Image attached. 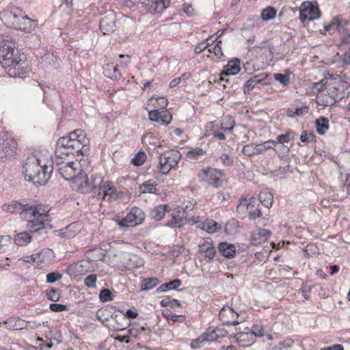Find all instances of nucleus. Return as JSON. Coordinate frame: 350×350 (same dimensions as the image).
Listing matches in <instances>:
<instances>
[{
    "mask_svg": "<svg viewBox=\"0 0 350 350\" xmlns=\"http://www.w3.org/2000/svg\"><path fill=\"white\" fill-rule=\"evenodd\" d=\"M181 209L183 210L182 212L178 211L172 214V218L165 223V226L172 228H180L183 226L185 215L183 207Z\"/></svg>",
    "mask_w": 350,
    "mask_h": 350,
    "instance_id": "5701e85b",
    "label": "nucleus"
},
{
    "mask_svg": "<svg viewBox=\"0 0 350 350\" xmlns=\"http://www.w3.org/2000/svg\"><path fill=\"white\" fill-rule=\"evenodd\" d=\"M221 41H219L215 44L213 49H208L209 52H213L215 56L218 58H221L223 57L224 54L222 52L221 47L220 46Z\"/></svg>",
    "mask_w": 350,
    "mask_h": 350,
    "instance_id": "6e6d98bb",
    "label": "nucleus"
},
{
    "mask_svg": "<svg viewBox=\"0 0 350 350\" xmlns=\"http://www.w3.org/2000/svg\"><path fill=\"white\" fill-rule=\"evenodd\" d=\"M260 202L267 208H271L273 202V195L267 190L262 191L259 194Z\"/></svg>",
    "mask_w": 350,
    "mask_h": 350,
    "instance_id": "473e14b6",
    "label": "nucleus"
},
{
    "mask_svg": "<svg viewBox=\"0 0 350 350\" xmlns=\"http://www.w3.org/2000/svg\"><path fill=\"white\" fill-rule=\"evenodd\" d=\"M3 209L7 212L19 213L22 218L28 221L27 226L31 232L41 233L50 221L48 211L42 209L41 204L13 201L10 204L3 205Z\"/></svg>",
    "mask_w": 350,
    "mask_h": 350,
    "instance_id": "f03ea898",
    "label": "nucleus"
},
{
    "mask_svg": "<svg viewBox=\"0 0 350 350\" xmlns=\"http://www.w3.org/2000/svg\"><path fill=\"white\" fill-rule=\"evenodd\" d=\"M180 158V153L176 150H171L161 154L159 162L160 172L163 174H167L177 165Z\"/></svg>",
    "mask_w": 350,
    "mask_h": 350,
    "instance_id": "9d476101",
    "label": "nucleus"
},
{
    "mask_svg": "<svg viewBox=\"0 0 350 350\" xmlns=\"http://www.w3.org/2000/svg\"><path fill=\"white\" fill-rule=\"evenodd\" d=\"M99 298L102 302H107L112 301L113 299V296L109 289L104 288L100 291L99 294Z\"/></svg>",
    "mask_w": 350,
    "mask_h": 350,
    "instance_id": "c03bdc74",
    "label": "nucleus"
},
{
    "mask_svg": "<svg viewBox=\"0 0 350 350\" xmlns=\"http://www.w3.org/2000/svg\"><path fill=\"white\" fill-rule=\"evenodd\" d=\"M314 137L313 133L304 131L300 136V139L302 142L308 143L313 142Z\"/></svg>",
    "mask_w": 350,
    "mask_h": 350,
    "instance_id": "603ef678",
    "label": "nucleus"
},
{
    "mask_svg": "<svg viewBox=\"0 0 350 350\" xmlns=\"http://www.w3.org/2000/svg\"><path fill=\"white\" fill-rule=\"evenodd\" d=\"M200 228L208 233H214L220 230V225L213 219H206L202 222Z\"/></svg>",
    "mask_w": 350,
    "mask_h": 350,
    "instance_id": "c756f323",
    "label": "nucleus"
},
{
    "mask_svg": "<svg viewBox=\"0 0 350 350\" xmlns=\"http://www.w3.org/2000/svg\"><path fill=\"white\" fill-rule=\"evenodd\" d=\"M160 113V122L163 124H168L172 120V116L167 111H161Z\"/></svg>",
    "mask_w": 350,
    "mask_h": 350,
    "instance_id": "5fc2aeb1",
    "label": "nucleus"
},
{
    "mask_svg": "<svg viewBox=\"0 0 350 350\" xmlns=\"http://www.w3.org/2000/svg\"><path fill=\"white\" fill-rule=\"evenodd\" d=\"M341 66L345 67L350 64V55L345 53L339 62Z\"/></svg>",
    "mask_w": 350,
    "mask_h": 350,
    "instance_id": "0e129e2a",
    "label": "nucleus"
},
{
    "mask_svg": "<svg viewBox=\"0 0 350 350\" xmlns=\"http://www.w3.org/2000/svg\"><path fill=\"white\" fill-rule=\"evenodd\" d=\"M325 89L327 90V94L332 99L330 102H327L326 105H333L342 98L349 96L350 83L346 81L334 82L329 84Z\"/></svg>",
    "mask_w": 350,
    "mask_h": 350,
    "instance_id": "6e6552de",
    "label": "nucleus"
},
{
    "mask_svg": "<svg viewBox=\"0 0 350 350\" xmlns=\"http://www.w3.org/2000/svg\"><path fill=\"white\" fill-rule=\"evenodd\" d=\"M249 330V336L250 339H248V342L250 344H252L257 337H261L265 336L263 333L264 329H248Z\"/></svg>",
    "mask_w": 350,
    "mask_h": 350,
    "instance_id": "49530a36",
    "label": "nucleus"
},
{
    "mask_svg": "<svg viewBox=\"0 0 350 350\" xmlns=\"http://www.w3.org/2000/svg\"><path fill=\"white\" fill-rule=\"evenodd\" d=\"M96 275L91 274L84 279V284L88 288H96Z\"/></svg>",
    "mask_w": 350,
    "mask_h": 350,
    "instance_id": "8fccbe9b",
    "label": "nucleus"
},
{
    "mask_svg": "<svg viewBox=\"0 0 350 350\" xmlns=\"http://www.w3.org/2000/svg\"><path fill=\"white\" fill-rule=\"evenodd\" d=\"M327 79H323L319 82L314 83L313 84V89L316 90L318 92L322 91L323 90V88L327 84Z\"/></svg>",
    "mask_w": 350,
    "mask_h": 350,
    "instance_id": "680f3d73",
    "label": "nucleus"
},
{
    "mask_svg": "<svg viewBox=\"0 0 350 350\" xmlns=\"http://www.w3.org/2000/svg\"><path fill=\"white\" fill-rule=\"evenodd\" d=\"M31 241V236L27 232H22L15 235L14 243L18 246H25Z\"/></svg>",
    "mask_w": 350,
    "mask_h": 350,
    "instance_id": "2f4dec72",
    "label": "nucleus"
},
{
    "mask_svg": "<svg viewBox=\"0 0 350 350\" xmlns=\"http://www.w3.org/2000/svg\"><path fill=\"white\" fill-rule=\"evenodd\" d=\"M226 329H211L205 332L198 338L193 340L191 342L192 349H198L202 347L206 342H213L220 337H224L227 334Z\"/></svg>",
    "mask_w": 350,
    "mask_h": 350,
    "instance_id": "ddd939ff",
    "label": "nucleus"
},
{
    "mask_svg": "<svg viewBox=\"0 0 350 350\" xmlns=\"http://www.w3.org/2000/svg\"><path fill=\"white\" fill-rule=\"evenodd\" d=\"M277 142L275 140H268L262 144H259L255 146V150L258 154H262L269 149H273L276 146Z\"/></svg>",
    "mask_w": 350,
    "mask_h": 350,
    "instance_id": "c9c22d12",
    "label": "nucleus"
},
{
    "mask_svg": "<svg viewBox=\"0 0 350 350\" xmlns=\"http://www.w3.org/2000/svg\"><path fill=\"white\" fill-rule=\"evenodd\" d=\"M240 63V60L237 58L229 61L228 64L225 66V72L221 74V76L219 77V80L221 81H226L228 83V79H225L223 76L234 75L238 73L241 69Z\"/></svg>",
    "mask_w": 350,
    "mask_h": 350,
    "instance_id": "b1692460",
    "label": "nucleus"
},
{
    "mask_svg": "<svg viewBox=\"0 0 350 350\" xmlns=\"http://www.w3.org/2000/svg\"><path fill=\"white\" fill-rule=\"evenodd\" d=\"M242 152L247 157L258 154V152H256V151L255 150V146L253 147L251 145L245 146L243 148Z\"/></svg>",
    "mask_w": 350,
    "mask_h": 350,
    "instance_id": "4d7b16f0",
    "label": "nucleus"
},
{
    "mask_svg": "<svg viewBox=\"0 0 350 350\" xmlns=\"http://www.w3.org/2000/svg\"><path fill=\"white\" fill-rule=\"evenodd\" d=\"M16 142L8 132H2L0 136V159L5 161L14 157L17 150Z\"/></svg>",
    "mask_w": 350,
    "mask_h": 350,
    "instance_id": "1a4fd4ad",
    "label": "nucleus"
},
{
    "mask_svg": "<svg viewBox=\"0 0 350 350\" xmlns=\"http://www.w3.org/2000/svg\"><path fill=\"white\" fill-rule=\"evenodd\" d=\"M206 154V151L201 148H196L187 152V157L189 159L197 160Z\"/></svg>",
    "mask_w": 350,
    "mask_h": 350,
    "instance_id": "58836bf2",
    "label": "nucleus"
},
{
    "mask_svg": "<svg viewBox=\"0 0 350 350\" xmlns=\"http://www.w3.org/2000/svg\"><path fill=\"white\" fill-rule=\"evenodd\" d=\"M157 183L152 180H148L144 182L139 185L138 191L140 194L144 193H156Z\"/></svg>",
    "mask_w": 350,
    "mask_h": 350,
    "instance_id": "c85d7f7f",
    "label": "nucleus"
},
{
    "mask_svg": "<svg viewBox=\"0 0 350 350\" xmlns=\"http://www.w3.org/2000/svg\"><path fill=\"white\" fill-rule=\"evenodd\" d=\"M62 340V334L59 329H50L46 335V340L39 345V348L42 350L44 348H51L54 345L60 343Z\"/></svg>",
    "mask_w": 350,
    "mask_h": 350,
    "instance_id": "6ab92c4d",
    "label": "nucleus"
},
{
    "mask_svg": "<svg viewBox=\"0 0 350 350\" xmlns=\"http://www.w3.org/2000/svg\"><path fill=\"white\" fill-rule=\"evenodd\" d=\"M89 139L85 137L81 129H77L68 136L59 138L57 142L55 159L51 161L53 170L58 172L65 180L77 183L79 189L83 191V187L88 185L86 174L81 169L79 161L76 159L70 163H64L59 155L75 154L85 155L89 152Z\"/></svg>",
    "mask_w": 350,
    "mask_h": 350,
    "instance_id": "f257e3e1",
    "label": "nucleus"
},
{
    "mask_svg": "<svg viewBox=\"0 0 350 350\" xmlns=\"http://www.w3.org/2000/svg\"><path fill=\"white\" fill-rule=\"evenodd\" d=\"M219 317L224 325L234 326L240 323L238 313L230 306H224L219 312Z\"/></svg>",
    "mask_w": 350,
    "mask_h": 350,
    "instance_id": "f3484780",
    "label": "nucleus"
},
{
    "mask_svg": "<svg viewBox=\"0 0 350 350\" xmlns=\"http://www.w3.org/2000/svg\"><path fill=\"white\" fill-rule=\"evenodd\" d=\"M220 159L224 166H230L233 163V159L227 154H223Z\"/></svg>",
    "mask_w": 350,
    "mask_h": 350,
    "instance_id": "052dcab7",
    "label": "nucleus"
},
{
    "mask_svg": "<svg viewBox=\"0 0 350 350\" xmlns=\"http://www.w3.org/2000/svg\"><path fill=\"white\" fill-rule=\"evenodd\" d=\"M62 274L58 272H51L46 275V282L53 284L62 278Z\"/></svg>",
    "mask_w": 350,
    "mask_h": 350,
    "instance_id": "3c124183",
    "label": "nucleus"
},
{
    "mask_svg": "<svg viewBox=\"0 0 350 350\" xmlns=\"http://www.w3.org/2000/svg\"><path fill=\"white\" fill-rule=\"evenodd\" d=\"M218 250L223 256L227 258H234L237 251L234 245L227 242L220 243Z\"/></svg>",
    "mask_w": 350,
    "mask_h": 350,
    "instance_id": "bb28decb",
    "label": "nucleus"
},
{
    "mask_svg": "<svg viewBox=\"0 0 350 350\" xmlns=\"http://www.w3.org/2000/svg\"><path fill=\"white\" fill-rule=\"evenodd\" d=\"M245 210L248 213L250 219L255 220L262 215L260 208L255 206V200L252 198L248 201L245 198L242 197L237 206V211L239 213H244Z\"/></svg>",
    "mask_w": 350,
    "mask_h": 350,
    "instance_id": "4468645a",
    "label": "nucleus"
},
{
    "mask_svg": "<svg viewBox=\"0 0 350 350\" xmlns=\"http://www.w3.org/2000/svg\"><path fill=\"white\" fill-rule=\"evenodd\" d=\"M199 252L204 254V256L209 260H213L215 257L216 250L213 247V241L211 238H206L199 245Z\"/></svg>",
    "mask_w": 350,
    "mask_h": 350,
    "instance_id": "4be33fe9",
    "label": "nucleus"
},
{
    "mask_svg": "<svg viewBox=\"0 0 350 350\" xmlns=\"http://www.w3.org/2000/svg\"><path fill=\"white\" fill-rule=\"evenodd\" d=\"M209 42H207L206 44H205L204 42L199 43L197 46H196L194 49V52L196 53H200L204 50H205L209 46Z\"/></svg>",
    "mask_w": 350,
    "mask_h": 350,
    "instance_id": "69168bd1",
    "label": "nucleus"
},
{
    "mask_svg": "<svg viewBox=\"0 0 350 350\" xmlns=\"http://www.w3.org/2000/svg\"><path fill=\"white\" fill-rule=\"evenodd\" d=\"M317 131L319 135H323L329 129V120L326 118L321 117L315 121Z\"/></svg>",
    "mask_w": 350,
    "mask_h": 350,
    "instance_id": "72a5a7b5",
    "label": "nucleus"
},
{
    "mask_svg": "<svg viewBox=\"0 0 350 350\" xmlns=\"http://www.w3.org/2000/svg\"><path fill=\"white\" fill-rule=\"evenodd\" d=\"M167 291L176 290L181 286L182 282L179 279H175L168 282H165Z\"/></svg>",
    "mask_w": 350,
    "mask_h": 350,
    "instance_id": "864d4df0",
    "label": "nucleus"
},
{
    "mask_svg": "<svg viewBox=\"0 0 350 350\" xmlns=\"http://www.w3.org/2000/svg\"><path fill=\"white\" fill-rule=\"evenodd\" d=\"M160 113L159 110H152L149 111V119L153 122H160Z\"/></svg>",
    "mask_w": 350,
    "mask_h": 350,
    "instance_id": "bf43d9fd",
    "label": "nucleus"
},
{
    "mask_svg": "<svg viewBox=\"0 0 350 350\" xmlns=\"http://www.w3.org/2000/svg\"><path fill=\"white\" fill-rule=\"evenodd\" d=\"M38 257H40V254H33V255L29 256H23V257L21 258L19 260H23V261H24L25 262L33 263V262H36V260H37Z\"/></svg>",
    "mask_w": 350,
    "mask_h": 350,
    "instance_id": "e2e57ef3",
    "label": "nucleus"
},
{
    "mask_svg": "<svg viewBox=\"0 0 350 350\" xmlns=\"http://www.w3.org/2000/svg\"><path fill=\"white\" fill-rule=\"evenodd\" d=\"M23 173L25 179L34 185H44L51 178L53 168L49 165L44 159L36 155H29L23 162Z\"/></svg>",
    "mask_w": 350,
    "mask_h": 350,
    "instance_id": "20e7f679",
    "label": "nucleus"
},
{
    "mask_svg": "<svg viewBox=\"0 0 350 350\" xmlns=\"http://www.w3.org/2000/svg\"><path fill=\"white\" fill-rule=\"evenodd\" d=\"M5 15L16 29L25 31L31 26L33 21L18 7H11L6 11Z\"/></svg>",
    "mask_w": 350,
    "mask_h": 350,
    "instance_id": "39448f33",
    "label": "nucleus"
},
{
    "mask_svg": "<svg viewBox=\"0 0 350 350\" xmlns=\"http://www.w3.org/2000/svg\"><path fill=\"white\" fill-rule=\"evenodd\" d=\"M81 228L82 225L81 223L72 222L66 228L58 230V235L64 238L71 239L75 237L76 234L80 232Z\"/></svg>",
    "mask_w": 350,
    "mask_h": 350,
    "instance_id": "aec40b11",
    "label": "nucleus"
},
{
    "mask_svg": "<svg viewBox=\"0 0 350 350\" xmlns=\"http://www.w3.org/2000/svg\"><path fill=\"white\" fill-rule=\"evenodd\" d=\"M171 208L168 205L160 204L151 210V217L156 221H161L166 213H169Z\"/></svg>",
    "mask_w": 350,
    "mask_h": 350,
    "instance_id": "cd10ccee",
    "label": "nucleus"
},
{
    "mask_svg": "<svg viewBox=\"0 0 350 350\" xmlns=\"http://www.w3.org/2000/svg\"><path fill=\"white\" fill-rule=\"evenodd\" d=\"M221 175V171L211 167H206L201 170L198 174V177L208 185L217 188L222 184Z\"/></svg>",
    "mask_w": 350,
    "mask_h": 350,
    "instance_id": "2eb2a0df",
    "label": "nucleus"
},
{
    "mask_svg": "<svg viewBox=\"0 0 350 350\" xmlns=\"http://www.w3.org/2000/svg\"><path fill=\"white\" fill-rule=\"evenodd\" d=\"M170 0H145L142 5L148 12L156 14L161 13L170 5Z\"/></svg>",
    "mask_w": 350,
    "mask_h": 350,
    "instance_id": "a211bd4d",
    "label": "nucleus"
},
{
    "mask_svg": "<svg viewBox=\"0 0 350 350\" xmlns=\"http://www.w3.org/2000/svg\"><path fill=\"white\" fill-rule=\"evenodd\" d=\"M235 121L230 116H224L219 125L220 129L225 132H230L234 129Z\"/></svg>",
    "mask_w": 350,
    "mask_h": 350,
    "instance_id": "f704fd0d",
    "label": "nucleus"
},
{
    "mask_svg": "<svg viewBox=\"0 0 350 350\" xmlns=\"http://www.w3.org/2000/svg\"><path fill=\"white\" fill-rule=\"evenodd\" d=\"M46 297L49 300L56 302L59 300L61 293L59 290L52 288L46 293Z\"/></svg>",
    "mask_w": 350,
    "mask_h": 350,
    "instance_id": "09e8293b",
    "label": "nucleus"
},
{
    "mask_svg": "<svg viewBox=\"0 0 350 350\" xmlns=\"http://www.w3.org/2000/svg\"><path fill=\"white\" fill-rule=\"evenodd\" d=\"M96 252V250H89L85 252L86 259L81 260L77 263L70 266V269L75 271L76 274L82 275L85 274L88 272L94 271V266L93 265L94 262L97 261L98 260H101L102 258L100 257L102 256H105L100 251L98 256H94V253Z\"/></svg>",
    "mask_w": 350,
    "mask_h": 350,
    "instance_id": "0eeeda50",
    "label": "nucleus"
},
{
    "mask_svg": "<svg viewBox=\"0 0 350 350\" xmlns=\"http://www.w3.org/2000/svg\"><path fill=\"white\" fill-rule=\"evenodd\" d=\"M0 64L8 70L10 75L20 76L29 71L28 63L24 55L19 53L18 49L9 41L0 44Z\"/></svg>",
    "mask_w": 350,
    "mask_h": 350,
    "instance_id": "7ed1b4c3",
    "label": "nucleus"
},
{
    "mask_svg": "<svg viewBox=\"0 0 350 350\" xmlns=\"http://www.w3.org/2000/svg\"><path fill=\"white\" fill-rule=\"evenodd\" d=\"M266 79L267 75L265 73H260L251 77L244 85V94H248L250 92L256 85L262 83Z\"/></svg>",
    "mask_w": 350,
    "mask_h": 350,
    "instance_id": "a878e982",
    "label": "nucleus"
},
{
    "mask_svg": "<svg viewBox=\"0 0 350 350\" xmlns=\"http://www.w3.org/2000/svg\"><path fill=\"white\" fill-rule=\"evenodd\" d=\"M295 115L297 116L306 114L308 112V109L306 106H302L300 107H294Z\"/></svg>",
    "mask_w": 350,
    "mask_h": 350,
    "instance_id": "338daca9",
    "label": "nucleus"
},
{
    "mask_svg": "<svg viewBox=\"0 0 350 350\" xmlns=\"http://www.w3.org/2000/svg\"><path fill=\"white\" fill-rule=\"evenodd\" d=\"M100 29L103 34L112 33L115 29V17L113 13L105 16L100 21Z\"/></svg>",
    "mask_w": 350,
    "mask_h": 350,
    "instance_id": "412c9836",
    "label": "nucleus"
},
{
    "mask_svg": "<svg viewBox=\"0 0 350 350\" xmlns=\"http://www.w3.org/2000/svg\"><path fill=\"white\" fill-rule=\"evenodd\" d=\"M105 75L110 79L118 80L121 78V74L118 68L113 64L107 65L105 70Z\"/></svg>",
    "mask_w": 350,
    "mask_h": 350,
    "instance_id": "4c0bfd02",
    "label": "nucleus"
},
{
    "mask_svg": "<svg viewBox=\"0 0 350 350\" xmlns=\"http://www.w3.org/2000/svg\"><path fill=\"white\" fill-rule=\"evenodd\" d=\"M237 340L239 342H244L242 344L243 346H249L252 344L248 342V339H250L249 331L244 332H240L236 334Z\"/></svg>",
    "mask_w": 350,
    "mask_h": 350,
    "instance_id": "37998d69",
    "label": "nucleus"
},
{
    "mask_svg": "<svg viewBox=\"0 0 350 350\" xmlns=\"http://www.w3.org/2000/svg\"><path fill=\"white\" fill-rule=\"evenodd\" d=\"M159 283V280L157 278H143L142 280V291H149L153 288Z\"/></svg>",
    "mask_w": 350,
    "mask_h": 350,
    "instance_id": "e433bc0d",
    "label": "nucleus"
},
{
    "mask_svg": "<svg viewBox=\"0 0 350 350\" xmlns=\"http://www.w3.org/2000/svg\"><path fill=\"white\" fill-rule=\"evenodd\" d=\"M275 81L280 82L283 86H287L289 84L290 78L288 75L275 73L273 75Z\"/></svg>",
    "mask_w": 350,
    "mask_h": 350,
    "instance_id": "a18cd8bd",
    "label": "nucleus"
},
{
    "mask_svg": "<svg viewBox=\"0 0 350 350\" xmlns=\"http://www.w3.org/2000/svg\"><path fill=\"white\" fill-rule=\"evenodd\" d=\"M147 158L144 151L137 152L131 160V163L135 166H141L146 161Z\"/></svg>",
    "mask_w": 350,
    "mask_h": 350,
    "instance_id": "ea45409f",
    "label": "nucleus"
},
{
    "mask_svg": "<svg viewBox=\"0 0 350 350\" xmlns=\"http://www.w3.org/2000/svg\"><path fill=\"white\" fill-rule=\"evenodd\" d=\"M145 219L144 211L138 208L133 207L126 216L122 219L118 220V224L120 228L133 227L141 224Z\"/></svg>",
    "mask_w": 350,
    "mask_h": 350,
    "instance_id": "f8f14e48",
    "label": "nucleus"
},
{
    "mask_svg": "<svg viewBox=\"0 0 350 350\" xmlns=\"http://www.w3.org/2000/svg\"><path fill=\"white\" fill-rule=\"evenodd\" d=\"M271 231L264 228H258L254 230L251 236L253 245H260L265 242L271 235Z\"/></svg>",
    "mask_w": 350,
    "mask_h": 350,
    "instance_id": "393cba45",
    "label": "nucleus"
},
{
    "mask_svg": "<svg viewBox=\"0 0 350 350\" xmlns=\"http://www.w3.org/2000/svg\"><path fill=\"white\" fill-rule=\"evenodd\" d=\"M346 24L347 23L345 21H342L339 18H335L330 23L325 25L324 29L327 31L331 30L338 31L340 36V49L350 50V33L345 28Z\"/></svg>",
    "mask_w": 350,
    "mask_h": 350,
    "instance_id": "423d86ee",
    "label": "nucleus"
},
{
    "mask_svg": "<svg viewBox=\"0 0 350 350\" xmlns=\"http://www.w3.org/2000/svg\"><path fill=\"white\" fill-rule=\"evenodd\" d=\"M144 260L137 255L130 254L128 256L126 266L129 269L139 268L144 265Z\"/></svg>",
    "mask_w": 350,
    "mask_h": 350,
    "instance_id": "7c9ffc66",
    "label": "nucleus"
},
{
    "mask_svg": "<svg viewBox=\"0 0 350 350\" xmlns=\"http://www.w3.org/2000/svg\"><path fill=\"white\" fill-rule=\"evenodd\" d=\"M92 189L94 193L103 196L104 199L108 200L116 193V189L109 181H105L100 176H95L92 180Z\"/></svg>",
    "mask_w": 350,
    "mask_h": 350,
    "instance_id": "9b49d317",
    "label": "nucleus"
},
{
    "mask_svg": "<svg viewBox=\"0 0 350 350\" xmlns=\"http://www.w3.org/2000/svg\"><path fill=\"white\" fill-rule=\"evenodd\" d=\"M321 16V12L317 4L310 1L304 2L299 11V19L301 22L313 21Z\"/></svg>",
    "mask_w": 350,
    "mask_h": 350,
    "instance_id": "dca6fc26",
    "label": "nucleus"
},
{
    "mask_svg": "<svg viewBox=\"0 0 350 350\" xmlns=\"http://www.w3.org/2000/svg\"><path fill=\"white\" fill-rule=\"evenodd\" d=\"M49 308L53 312H62L67 309V306L60 304H51Z\"/></svg>",
    "mask_w": 350,
    "mask_h": 350,
    "instance_id": "13d9d810",
    "label": "nucleus"
},
{
    "mask_svg": "<svg viewBox=\"0 0 350 350\" xmlns=\"http://www.w3.org/2000/svg\"><path fill=\"white\" fill-rule=\"evenodd\" d=\"M295 135L296 134L293 131H289L285 134L278 135L275 142H277V144L288 143L290 141L294 140Z\"/></svg>",
    "mask_w": 350,
    "mask_h": 350,
    "instance_id": "79ce46f5",
    "label": "nucleus"
},
{
    "mask_svg": "<svg viewBox=\"0 0 350 350\" xmlns=\"http://www.w3.org/2000/svg\"><path fill=\"white\" fill-rule=\"evenodd\" d=\"M321 350H344V348L342 345L337 344L327 347L322 348Z\"/></svg>",
    "mask_w": 350,
    "mask_h": 350,
    "instance_id": "774afa93",
    "label": "nucleus"
},
{
    "mask_svg": "<svg viewBox=\"0 0 350 350\" xmlns=\"http://www.w3.org/2000/svg\"><path fill=\"white\" fill-rule=\"evenodd\" d=\"M217 129H219V124H217L216 122H208L205 126V135L206 136L213 135V133L217 131Z\"/></svg>",
    "mask_w": 350,
    "mask_h": 350,
    "instance_id": "de8ad7c7",
    "label": "nucleus"
},
{
    "mask_svg": "<svg viewBox=\"0 0 350 350\" xmlns=\"http://www.w3.org/2000/svg\"><path fill=\"white\" fill-rule=\"evenodd\" d=\"M276 16V10L272 7H268L262 10L261 18L263 21H269Z\"/></svg>",
    "mask_w": 350,
    "mask_h": 350,
    "instance_id": "a19ab883",
    "label": "nucleus"
}]
</instances>
